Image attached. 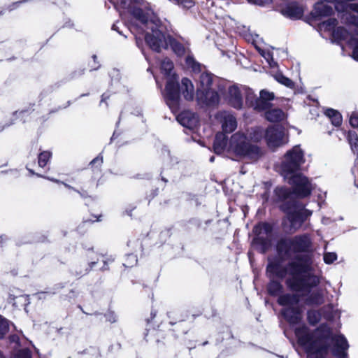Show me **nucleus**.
<instances>
[{"instance_id":"f257e3e1","label":"nucleus","mask_w":358,"mask_h":358,"mask_svg":"<svg viewBox=\"0 0 358 358\" xmlns=\"http://www.w3.org/2000/svg\"><path fill=\"white\" fill-rule=\"evenodd\" d=\"M266 273L269 278H282L288 274L287 287L301 293L307 306H319L324 303V289L318 287L321 277L315 273L310 256L296 255L285 267L271 262L267 266Z\"/></svg>"},{"instance_id":"f03ea898","label":"nucleus","mask_w":358,"mask_h":358,"mask_svg":"<svg viewBox=\"0 0 358 358\" xmlns=\"http://www.w3.org/2000/svg\"><path fill=\"white\" fill-rule=\"evenodd\" d=\"M131 22H124L130 31L136 36V44L139 46V37L137 34L141 31H145V41L146 44L154 51L160 52L169 47L179 57L189 53L188 44L181 42L171 36L167 25L157 20H149L148 14L144 13L142 9H134L133 15L129 17Z\"/></svg>"},{"instance_id":"7ed1b4c3","label":"nucleus","mask_w":358,"mask_h":358,"mask_svg":"<svg viewBox=\"0 0 358 358\" xmlns=\"http://www.w3.org/2000/svg\"><path fill=\"white\" fill-rule=\"evenodd\" d=\"M294 333L298 343L306 350L307 358H327L330 350L338 358L346 355L347 340L343 335L332 336L331 328L327 324H320L314 331L302 324L294 329Z\"/></svg>"},{"instance_id":"20e7f679","label":"nucleus","mask_w":358,"mask_h":358,"mask_svg":"<svg viewBox=\"0 0 358 358\" xmlns=\"http://www.w3.org/2000/svg\"><path fill=\"white\" fill-rule=\"evenodd\" d=\"M304 162V153L299 145H296L286 152L280 166L281 175L292 185L294 193L301 198L309 196L313 189L308 178L297 173Z\"/></svg>"},{"instance_id":"39448f33","label":"nucleus","mask_w":358,"mask_h":358,"mask_svg":"<svg viewBox=\"0 0 358 358\" xmlns=\"http://www.w3.org/2000/svg\"><path fill=\"white\" fill-rule=\"evenodd\" d=\"M227 87V81L210 73H203L199 76V85L196 91L199 104L215 107L220 101V92Z\"/></svg>"},{"instance_id":"423d86ee","label":"nucleus","mask_w":358,"mask_h":358,"mask_svg":"<svg viewBox=\"0 0 358 358\" xmlns=\"http://www.w3.org/2000/svg\"><path fill=\"white\" fill-rule=\"evenodd\" d=\"M227 152L235 156L255 162L263 155L262 150L251 144L247 136L240 132L233 134L228 143Z\"/></svg>"},{"instance_id":"0eeeda50","label":"nucleus","mask_w":358,"mask_h":358,"mask_svg":"<svg viewBox=\"0 0 358 358\" xmlns=\"http://www.w3.org/2000/svg\"><path fill=\"white\" fill-rule=\"evenodd\" d=\"M311 239L307 234L296 236L292 238L282 239L277 245L278 255L283 259L291 258L296 253L309 250Z\"/></svg>"},{"instance_id":"6e6552de","label":"nucleus","mask_w":358,"mask_h":358,"mask_svg":"<svg viewBox=\"0 0 358 358\" xmlns=\"http://www.w3.org/2000/svg\"><path fill=\"white\" fill-rule=\"evenodd\" d=\"M299 294H285L278 299L279 305L284 306L281 313L290 324H299L303 319V306L299 304Z\"/></svg>"},{"instance_id":"1a4fd4ad","label":"nucleus","mask_w":358,"mask_h":358,"mask_svg":"<svg viewBox=\"0 0 358 358\" xmlns=\"http://www.w3.org/2000/svg\"><path fill=\"white\" fill-rule=\"evenodd\" d=\"M243 90L246 104L258 111H262L270 108L271 101L275 98L273 92L266 90L260 91L259 97L257 96L254 91L250 88L244 86Z\"/></svg>"},{"instance_id":"9d476101","label":"nucleus","mask_w":358,"mask_h":358,"mask_svg":"<svg viewBox=\"0 0 358 358\" xmlns=\"http://www.w3.org/2000/svg\"><path fill=\"white\" fill-rule=\"evenodd\" d=\"M256 237L252 241L253 246L261 253H264L271 246V226L268 223H260L253 229Z\"/></svg>"},{"instance_id":"9b49d317","label":"nucleus","mask_w":358,"mask_h":358,"mask_svg":"<svg viewBox=\"0 0 358 358\" xmlns=\"http://www.w3.org/2000/svg\"><path fill=\"white\" fill-rule=\"evenodd\" d=\"M335 4V9L341 13V18L345 23L358 26V16L352 14V12L358 13V3H343L342 0H325Z\"/></svg>"},{"instance_id":"f8f14e48","label":"nucleus","mask_w":358,"mask_h":358,"mask_svg":"<svg viewBox=\"0 0 358 358\" xmlns=\"http://www.w3.org/2000/svg\"><path fill=\"white\" fill-rule=\"evenodd\" d=\"M244 86L239 87L237 85H230L227 81V87L220 94L223 95L224 100L231 107L236 109H241L243 106V90Z\"/></svg>"},{"instance_id":"ddd939ff","label":"nucleus","mask_w":358,"mask_h":358,"mask_svg":"<svg viewBox=\"0 0 358 358\" xmlns=\"http://www.w3.org/2000/svg\"><path fill=\"white\" fill-rule=\"evenodd\" d=\"M164 97L166 104L174 113L179 110V85L178 79L174 76L167 81Z\"/></svg>"},{"instance_id":"4468645a","label":"nucleus","mask_w":358,"mask_h":358,"mask_svg":"<svg viewBox=\"0 0 358 358\" xmlns=\"http://www.w3.org/2000/svg\"><path fill=\"white\" fill-rule=\"evenodd\" d=\"M281 209L287 214V218L290 223V229L296 231L299 229L304 222V217L300 213V209H297L293 202L283 203Z\"/></svg>"},{"instance_id":"2eb2a0df","label":"nucleus","mask_w":358,"mask_h":358,"mask_svg":"<svg viewBox=\"0 0 358 358\" xmlns=\"http://www.w3.org/2000/svg\"><path fill=\"white\" fill-rule=\"evenodd\" d=\"M113 5L115 8L119 12L121 18L124 22H131L129 17L133 15L134 9H141L136 6V2L131 0H109Z\"/></svg>"},{"instance_id":"dca6fc26","label":"nucleus","mask_w":358,"mask_h":358,"mask_svg":"<svg viewBox=\"0 0 358 358\" xmlns=\"http://www.w3.org/2000/svg\"><path fill=\"white\" fill-rule=\"evenodd\" d=\"M265 138L268 146L271 148H278L287 142L283 131L274 127H268L266 130Z\"/></svg>"},{"instance_id":"f3484780","label":"nucleus","mask_w":358,"mask_h":358,"mask_svg":"<svg viewBox=\"0 0 358 358\" xmlns=\"http://www.w3.org/2000/svg\"><path fill=\"white\" fill-rule=\"evenodd\" d=\"M220 122L223 133H231L237 127V121L236 117L227 111L219 113Z\"/></svg>"},{"instance_id":"a211bd4d","label":"nucleus","mask_w":358,"mask_h":358,"mask_svg":"<svg viewBox=\"0 0 358 358\" xmlns=\"http://www.w3.org/2000/svg\"><path fill=\"white\" fill-rule=\"evenodd\" d=\"M178 122L185 127L192 129L199 123L198 116L189 110H185L177 115Z\"/></svg>"},{"instance_id":"6ab92c4d","label":"nucleus","mask_w":358,"mask_h":358,"mask_svg":"<svg viewBox=\"0 0 358 358\" xmlns=\"http://www.w3.org/2000/svg\"><path fill=\"white\" fill-rule=\"evenodd\" d=\"M180 90L186 100L190 101L194 99V87L192 81L184 78L181 80Z\"/></svg>"},{"instance_id":"aec40b11","label":"nucleus","mask_w":358,"mask_h":358,"mask_svg":"<svg viewBox=\"0 0 358 358\" xmlns=\"http://www.w3.org/2000/svg\"><path fill=\"white\" fill-rule=\"evenodd\" d=\"M357 27V25H355ZM358 30V26L357 29L355 30V33L353 34H350L346 29H345L343 27H339L336 29V30H334L332 33V37L335 41H345L349 44V41L351 40L352 38L356 37V31Z\"/></svg>"},{"instance_id":"412c9836","label":"nucleus","mask_w":358,"mask_h":358,"mask_svg":"<svg viewBox=\"0 0 358 358\" xmlns=\"http://www.w3.org/2000/svg\"><path fill=\"white\" fill-rule=\"evenodd\" d=\"M265 117L271 122H277L284 120L287 115L280 108H271L266 110Z\"/></svg>"},{"instance_id":"4be33fe9","label":"nucleus","mask_w":358,"mask_h":358,"mask_svg":"<svg viewBox=\"0 0 358 358\" xmlns=\"http://www.w3.org/2000/svg\"><path fill=\"white\" fill-rule=\"evenodd\" d=\"M228 143L227 142V138L224 133H217L215 136L213 149L215 153L221 154L225 150L227 151Z\"/></svg>"},{"instance_id":"5701e85b","label":"nucleus","mask_w":358,"mask_h":358,"mask_svg":"<svg viewBox=\"0 0 358 358\" xmlns=\"http://www.w3.org/2000/svg\"><path fill=\"white\" fill-rule=\"evenodd\" d=\"M283 15L291 19L300 18L303 15V10L294 3H290L282 10Z\"/></svg>"},{"instance_id":"b1692460","label":"nucleus","mask_w":358,"mask_h":358,"mask_svg":"<svg viewBox=\"0 0 358 358\" xmlns=\"http://www.w3.org/2000/svg\"><path fill=\"white\" fill-rule=\"evenodd\" d=\"M333 13V8L323 2L315 4L313 15L315 17L329 16Z\"/></svg>"},{"instance_id":"393cba45","label":"nucleus","mask_w":358,"mask_h":358,"mask_svg":"<svg viewBox=\"0 0 358 358\" xmlns=\"http://www.w3.org/2000/svg\"><path fill=\"white\" fill-rule=\"evenodd\" d=\"M321 312L324 319L327 320H333L334 318L339 317L338 310L334 308L332 304H328L321 308Z\"/></svg>"},{"instance_id":"a878e982","label":"nucleus","mask_w":358,"mask_h":358,"mask_svg":"<svg viewBox=\"0 0 358 358\" xmlns=\"http://www.w3.org/2000/svg\"><path fill=\"white\" fill-rule=\"evenodd\" d=\"M322 315L321 309L320 310L310 309L307 311V320L310 325L315 326L320 321Z\"/></svg>"},{"instance_id":"bb28decb","label":"nucleus","mask_w":358,"mask_h":358,"mask_svg":"<svg viewBox=\"0 0 358 358\" xmlns=\"http://www.w3.org/2000/svg\"><path fill=\"white\" fill-rule=\"evenodd\" d=\"M325 114L331 120L333 125L338 127L341 124L342 116L337 110L331 108L327 109L325 112Z\"/></svg>"},{"instance_id":"cd10ccee","label":"nucleus","mask_w":358,"mask_h":358,"mask_svg":"<svg viewBox=\"0 0 358 358\" xmlns=\"http://www.w3.org/2000/svg\"><path fill=\"white\" fill-rule=\"evenodd\" d=\"M338 24V21L335 18H329L328 20L323 21L319 25V28L321 31H328L333 33L334 30H336V27Z\"/></svg>"},{"instance_id":"c85d7f7f","label":"nucleus","mask_w":358,"mask_h":358,"mask_svg":"<svg viewBox=\"0 0 358 358\" xmlns=\"http://www.w3.org/2000/svg\"><path fill=\"white\" fill-rule=\"evenodd\" d=\"M348 140L352 152L358 155V135L355 131H349Z\"/></svg>"},{"instance_id":"c756f323","label":"nucleus","mask_w":358,"mask_h":358,"mask_svg":"<svg viewBox=\"0 0 358 358\" xmlns=\"http://www.w3.org/2000/svg\"><path fill=\"white\" fill-rule=\"evenodd\" d=\"M266 131L262 127H257L252 128L250 132V137L253 141L258 142L265 137Z\"/></svg>"},{"instance_id":"7c9ffc66","label":"nucleus","mask_w":358,"mask_h":358,"mask_svg":"<svg viewBox=\"0 0 358 358\" xmlns=\"http://www.w3.org/2000/svg\"><path fill=\"white\" fill-rule=\"evenodd\" d=\"M282 288V287L279 282L273 280H271L267 286L268 292L273 296L278 295L281 292Z\"/></svg>"},{"instance_id":"2f4dec72","label":"nucleus","mask_w":358,"mask_h":358,"mask_svg":"<svg viewBox=\"0 0 358 358\" xmlns=\"http://www.w3.org/2000/svg\"><path fill=\"white\" fill-rule=\"evenodd\" d=\"M186 65L188 68L194 72H199L201 70V64L195 61L194 57L189 55H187L185 59Z\"/></svg>"},{"instance_id":"473e14b6","label":"nucleus","mask_w":358,"mask_h":358,"mask_svg":"<svg viewBox=\"0 0 358 358\" xmlns=\"http://www.w3.org/2000/svg\"><path fill=\"white\" fill-rule=\"evenodd\" d=\"M259 52L261 55L266 59V62L268 64L271 68L277 67L278 64L274 61L273 54L270 51L259 50Z\"/></svg>"},{"instance_id":"72a5a7b5","label":"nucleus","mask_w":358,"mask_h":358,"mask_svg":"<svg viewBox=\"0 0 358 358\" xmlns=\"http://www.w3.org/2000/svg\"><path fill=\"white\" fill-rule=\"evenodd\" d=\"M275 194L279 200L284 201L289 198L291 196L290 191L286 187H276Z\"/></svg>"},{"instance_id":"f704fd0d","label":"nucleus","mask_w":358,"mask_h":358,"mask_svg":"<svg viewBox=\"0 0 358 358\" xmlns=\"http://www.w3.org/2000/svg\"><path fill=\"white\" fill-rule=\"evenodd\" d=\"M173 69V64L171 59L165 58L161 62V70L164 74L171 75Z\"/></svg>"},{"instance_id":"c9c22d12","label":"nucleus","mask_w":358,"mask_h":358,"mask_svg":"<svg viewBox=\"0 0 358 358\" xmlns=\"http://www.w3.org/2000/svg\"><path fill=\"white\" fill-rule=\"evenodd\" d=\"M349 45L353 48V58L358 61V30L356 31V37L352 38L349 41Z\"/></svg>"},{"instance_id":"e433bc0d","label":"nucleus","mask_w":358,"mask_h":358,"mask_svg":"<svg viewBox=\"0 0 358 358\" xmlns=\"http://www.w3.org/2000/svg\"><path fill=\"white\" fill-rule=\"evenodd\" d=\"M51 152L49 151H44L38 155V165L41 167H44L49 162L51 157Z\"/></svg>"},{"instance_id":"4c0bfd02","label":"nucleus","mask_w":358,"mask_h":358,"mask_svg":"<svg viewBox=\"0 0 358 358\" xmlns=\"http://www.w3.org/2000/svg\"><path fill=\"white\" fill-rule=\"evenodd\" d=\"M275 78V80L278 83H281V84H282V85H285V86H287L288 87L292 88L294 87L293 82L289 78L284 76L281 73L276 74Z\"/></svg>"},{"instance_id":"58836bf2","label":"nucleus","mask_w":358,"mask_h":358,"mask_svg":"<svg viewBox=\"0 0 358 358\" xmlns=\"http://www.w3.org/2000/svg\"><path fill=\"white\" fill-rule=\"evenodd\" d=\"M8 331V321L0 316V338H3Z\"/></svg>"},{"instance_id":"ea45409f","label":"nucleus","mask_w":358,"mask_h":358,"mask_svg":"<svg viewBox=\"0 0 358 358\" xmlns=\"http://www.w3.org/2000/svg\"><path fill=\"white\" fill-rule=\"evenodd\" d=\"M99 259H96L94 261H92L88 264V266L84 270H80L79 271L76 270V275L78 276H83L89 273V271L93 268V266L97 263Z\"/></svg>"},{"instance_id":"a19ab883","label":"nucleus","mask_w":358,"mask_h":358,"mask_svg":"<svg viewBox=\"0 0 358 358\" xmlns=\"http://www.w3.org/2000/svg\"><path fill=\"white\" fill-rule=\"evenodd\" d=\"M138 262L137 257L135 255L129 254L127 255L125 262L123 264L126 267H132Z\"/></svg>"},{"instance_id":"79ce46f5","label":"nucleus","mask_w":358,"mask_h":358,"mask_svg":"<svg viewBox=\"0 0 358 358\" xmlns=\"http://www.w3.org/2000/svg\"><path fill=\"white\" fill-rule=\"evenodd\" d=\"M292 202L295 207L297 208V209H300V213L303 215V217H304V221L312 215V211L306 209L303 206L298 204L295 201Z\"/></svg>"},{"instance_id":"37998d69","label":"nucleus","mask_w":358,"mask_h":358,"mask_svg":"<svg viewBox=\"0 0 358 358\" xmlns=\"http://www.w3.org/2000/svg\"><path fill=\"white\" fill-rule=\"evenodd\" d=\"M324 261L326 264H330L337 259V255L335 252H326L324 254Z\"/></svg>"},{"instance_id":"c03bdc74","label":"nucleus","mask_w":358,"mask_h":358,"mask_svg":"<svg viewBox=\"0 0 358 358\" xmlns=\"http://www.w3.org/2000/svg\"><path fill=\"white\" fill-rule=\"evenodd\" d=\"M350 124L353 127H358V113H352L350 117Z\"/></svg>"},{"instance_id":"a18cd8bd","label":"nucleus","mask_w":358,"mask_h":358,"mask_svg":"<svg viewBox=\"0 0 358 358\" xmlns=\"http://www.w3.org/2000/svg\"><path fill=\"white\" fill-rule=\"evenodd\" d=\"M20 358H31V353L28 349H23L19 352Z\"/></svg>"},{"instance_id":"49530a36","label":"nucleus","mask_w":358,"mask_h":358,"mask_svg":"<svg viewBox=\"0 0 358 358\" xmlns=\"http://www.w3.org/2000/svg\"><path fill=\"white\" fill-rule=\"evenodd\" d=\"M249 3L259 5V6H264L265 4L269 3L271 2V0H247Z\"/></svg>"},{"instance_id":"de8ad7c7","label":"nucleus","mask_w":358,"mask_h":358,"mask_svg":"<svg viewBox=\"0 0 358 358\" xmlns=\"http://www.w3.org/2000/svg\"><path fill=\"white\" fill-rule=\"evenodd\" d=\"M102 163H103V158L101 157H96L91 162V164H98V165H101Z\"/></svg>"},{"instance_id":"09e8293b","label":"nucleus","mask_w":358,"mask_h":358,"mask_svg":"<svg viewBox=\"0 0 358 358\" xmlns=\"http://www.w3.org/2000/svg\"><path fill=\"white\" fill-rule=\"evenodd\" d=\"M107 320L110 322H115V316L113 315V313H110L106 315Z\"/></svg>"},{"instance_id":"8fccbe9b","label":"nucleus","mask_w":358,"mask_h":358,"mask_svg":"<svg viewBox=\"0 0 358 358\" xmlns=\"http://www.w3.org/2000/svg\"><path fill=\"white\" fill-rule=\"evenodd\" d=\"M62 184L68 189H73L76 192H77L78 193H79L82 196H83V194H81L79 191H77L73 187H71V185L66 184V183H64V182H62Z\"/></svg>"},{"instance_id":"3c124183","label":"nucleus","mask_w":358,"mask_h":358,"mask_svg":"<svg viewBox=\"0 0 358 358\" xmlns=\"http://www.w3.org/2000/svg\"><path fill=\"white\" fill-rule=\"evenodd\" d=\"M10 339L11 342H15V343H17L18 340H19L18 336L16 335L10 336Z\"/></svg>"},{"instance_id":"603ef678","label":"nucleus","mask_w":358,"mask_h":358,"mask_svg":"<svg viewBox=\"0 0 358 358\" xmlns=\"http://www.w3.org/2000/svg\"><path fill=\"white\" fill-rule=\"evenodd\" d=\"M108 95L106 94H103L102 96H101V102L100 103L101 104L102 103L105 102L106 100L107 99H108Z\"/></svg>"},{"instance_id":"864d4df0","label":"nucleus","mask_w":358,"mask_h":358,"mask_svg":"<svg viewBox=\"0 0 358 358\" xmlns=\"http://www.w3.org/2000/svg\"><path fill=\"white\" fill-rule=\"evenodd\" d=\"M329 219L327 217H323L322 220V223L324 224H328L329 223Z\"/></svg>"},{"instance_id":"5fc2aeb1","label":"nucleus","mask_w":358,"mask_h":358,"mask_svg":"<svg viewBox=\"0 0 358 358\" xmlns=\"http://www.w3.org/2000/svg\"><path fill=\"white\" fill-rule=\"evenodd\" d=\"M112 29L117 31L120 34H122V33L117 29V27L116 24H113Z\"/></svg>"},{"instance_id":"6e6d98bb","label":"nucleus","mask_w":358,"mask_h":358,"mask_svg":"<svg viewBox=\"0 0 358 358\" xmlns=\"http://www.w3.org/2000/svg\"><path fill=\"white\" fill-rule=\"evenodd\" d=\"M47 179H48V180H50L51 181H54V182H57V183L60 182L58 180L54 179V178H47Z\"/></svg>"},{"instance_id":"4d7b16f0","label":"nucleus","mask_w":358,"mask_h":358,"mask_svg":"<svg viewBox=\"0 0 358 358\" xmlns=\"http://www.w3.org/2000/svg\"><path fill=\"white\" fill-rule=\"evenodd\" d=\"M27 169L29 170V171L30 172V173H31V174H32V175H34V174H35V173L34 172V171H33V170L29 169H28V168H27Z\"/></svg>"},{"instance_id":"13d9d810","label":"nucleus","mask_w":358,"mask_h":358,"mask_svg":"<svg viewBox=\"0 0 358 358\" xmlns=\"http://www.w3.org/2000/svg\"><path fill=\"white\" fill-rule=\"evenodd\" d=\"M214 159H215V157H211L210 158V162H213L214 161Z\"/></svg>"},{"instance_id":"bf43d9fd","label":"nucleus","mask_w":358,"mask_h":358,"mask_svg":"<svg viewBox=\"0 0 358 358\" xmlns=\"http://www.w3.org/2000/svg\"><path fill=\"white\" fill-rule=\"evenodd\" d=\"M92 58H93L94 61L96 62V55H93Z\"/></svg>"},{"instance_id":"052dcab7","label":"nucleus","mask_w":358,"mask_h":358,"mask_svg":"<svg viewBox=\"0 0 358 358\" xmlns=\"http://www.w3.org/2000/svg\"><path fill=\"white\" fill-rule=\"evenodd\" d=\"M22 2V1H18V2L15 3L13 5H17V4L21 3Z\"/></svg>"},{"instance_id":"680f3d73","label":"nucleus","mask_w":358,"mask_h":358,"mask_svg":"<svg viewBox=\"0 0 358 358\" xmlns=\"http://www.w3.org/2000/svg\"><path fill=\"white\" fill-rule=\"evenodd\" d=\"M135 1L137 2L138 0H135Z\"/></svg>"},{"instance_id":"e2e57ef3","label":"nucleus","mask_w":358,"mask_h":358,"mask_svg":"<svg viewBox=\"0 0 358 358\" xmlns=\"http://www.w3.org/2000/svg\"><path fill=\"white\" fill-rule=\"evenodd\" d=\"M69 358H71V357H69Z\"/></svg>"}]
</instances>
